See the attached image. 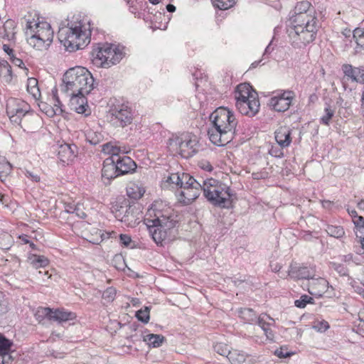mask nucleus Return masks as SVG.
I'll return each mask as SVG.
<instances>
[{"mask_svg":"<svg viewBox=\"0 0 364 364\" xmlns=\"http://www.w3.org/2000/svg\"><path fill=\"white\" fill-rule=\"evenodd\" d=\"M288 276L294 279H308L309 282L314 274L306 267L291 265L288 271Z\"/></svg>","mask_w":364,"mask_h":364,"instance_id":"nucleus-21","label":"nucleus"},{"mask_svg":"<svg viewBox=\"0 0 364 364\" xmlns=\"http://www.w3.org/2000/svg\"><path fill=\"white\" fill-rule=\"evenodd\" d=\"M275 140L282 148L287 147L291 142V130L287 127H281L275 132Z\"/></svg>","mask_w":364,"mask_h":364,"instance_id":"nucleus-23","label":"nucleus"},{"mask_svg":"<svg viewBox=\"0 0 364 364\" xmlns=\"http://www.w3.org/2000/svg\"><path fill=\"white\" fill-rule=\"evenodd\" d=\"M86 140L92 145L99 144L103 139L102 134L99 132L87 129L85 132Z\"/></svg>","mask_w":364,"mask_h":364,"instance_id":"nucleus-35","label":"nucleus"},{"mask_svg":"<svg viewBox=\"0 0 364 364\" xmlns=\"http://www.w3.org/2000/svg\"><path fill=\"white\" fill-rule=\"evenodd\" d=\"M269 153L274 157L281 158L284 156L283 148L279 146H272L269 149Z\"/></svg>","mask_w":364,"mask_h":364,"instance_id":"nucleus-51","label":"nucleus"},{"mask_svg":"<svg viewBox=\"0 0 364 364\" xmlns=\"http://www.w3.org/2000/svg\"><path fill=\"white\" fill-rule=\"evenodd\" d=\"M170 151L188 159L195 155L198 150L197 137L191 133L173 134L168 140Z\"/></svg>","mask_w":364,"mask_h":364,"instance_id":"nucleus-9","label":"nucleus"},{"mask_svg":"<svg viewBox=\"0 0 364 364\" xmlns=\"http://www.w3.org/2000/svg\"><path fill=\"white\" fill-rule=\"evenodd\" d=\"M24 173H25L26 176L27 178H30L32 181L39 182L41 180L40 176L37 173H36L33 171L26 170Z\"/></svg>","mask_w":364,"mask_h":364,"instance_id":"nucleus-56","label":"nucleus"},{"mask_svg":"<svg viewBox=\"0 0 364 364\" xmlns=\"http://www.w3.org/2000/svg\"><path fill=\"white\" fill-rule=\"evenodd\" d=\"M119 242L121 245L124 247H129L130 243L132 242V238L129 235L126 234H120L119 235Z\"/></svg>","mask_w":364,"mask_h":364,"instance_id":"nucleus-53","label":"nucleus"},{"mask_svg":"<svg viewBox=\"0 0 364 364\" xmlns=\"http://www.w3.org/2000/svg\"><path fill=\"white\" fill-rule=\"evenodd\" d=\"M201 191L203 184L190 176L188 181H186L180 190L177 191L176 196L180 203L188 205L199 196Z\"/></svg>","mask_w":364,"mask_h":364,"instance_id":"nucleus-12","label":"nucleus"},{"mask_svg":"<svg viewBox=\"0 0 364 364\" xmlns=\"http://www.w3.org/2000/svg\"><path fill=\"white\" fill-rule=\"evenodd\" d=\"M10 60L14 65L17 67L23 68L24 65L23 60L21 58H17L16 55L13 56Z\"/></svg>","mask_w":364,"mask_h":364,"instance_id":"nucleus-58","label":"nucleus"},{"mask_svg":"<svg viewBox=\"0 0 364 364\" xmlns=\"http://www.w3.org/2000/svg\"><path fill=\"white\" fill-rule=\"evenodd\" d=\"M26 35L28 43L38 50H46L53 38V31L46 21H27Z\"/></svg>","mask_w":364,"mask_h":364,"instance_id":"nucleus-7","label":"nucleus"},{"mask_svg":"<svg viewBox=\"0 0 364 364\" xmlns=\"http://www.w3.org/2000/svg\"><path fill=\"white\" fill-rule=\"evenodd\" d=\"M4 238L7 240V242L5 243V244H2L1 243V240L2 238L0 237V247L1 249H4V250H7L9 248L10 245H11V236L8 235V234H6L4 235Z\"/></svg>","mask_w":364,"mask_h":364,"instance_id":"nucleus-57","label":"nucleus"},{"mask_svg":"<svg viewBox=\"0 0 364 364\" xmlns=\"http://www.w3.org/2000/svg\"><path fill=\"white\" fill-rule=\"evenodd\" d=\"M313 328L318 331L324 332L329 328V324L325 320L316 321L314 323Z\"/></svg>","mask_w":364,"mask_h":364,"instance_id":"nucleus-49","label":"nucleus"},{"mask_svg":"<svg viewBox=\"0 0 364 364\" xmlns=\"http://www.w3.org/2000/svg\"><path fill=\"white\" fill-rule=\"evenodd\" d=\"M331 267L341 276H346L348 274V270L343 264L338 262H331Z\"/></svg>","mask_w":364,"mask_h":364,"instance_id":"nucleus-47","label":"nucleus"},{"mask_svg":"<svg viewBox=\"0 0 364 364\" xmlns=\"http://www.w3.org/2000/svg\"><path fill=\"white\" fill-rule=\"evenodd\" d=\"M253 93H257L249 83H241L236 87L235 92V102L243 100L246 96L253 95Z\"/></svg>","mask_w":364,"mask_h":364,"instance_id":"nucleus-27","label":"nucleus"},{"mask_svg":"<svg viewBox=\"0 0 364 364\" xmlns=\"http://www.w3.org/2000/svg\"><path fill=\"white\" fill-rule=\"evenodd\" d=\"M289 23L287 32L294 42L306 45L315 39L319 25L315 8L309 1L296 3Z\"/></svg>","mask_w":364,"mask_h":364,"instance_id":"nucleus-2","label":"nucleus"},{"mask_svg":"<svg viewBox=\"0 0 364 364\" xmlns=\"http://www.w3.org/2000/svg\"><path fill=\"white\" fill-rule=\"evenodd\" d=\"M327 233L333 237L341 238L345 235V230L342 226L328 225L326 229Z\"/></svg>","mask_w":364,"mask_h":364,"instance_id":"nucleus-36","label":"nucleus"},{"mask_svg":"<svg viewBox=\"0 0 364 364\" xmlns=\"http://www.w3.org/2000/svg\"><path fill=\"white\" fill-rule=\"evenodd\" d=\"M176 218L171 210H159L156 205L147 210L144 223L157 245L164 246L175 239L178 223Z\"/></svg>","mask_w":364,"mask_h":364,"instance_id":"nucleus-3","label":"nucleus"},{"mask_svg":"<svg viewBox=\"0 0 364 364\" xmlns=\"http://www.w3.org/2000/svg\"><path fill=\"white\" fill-rule=\"evenodd\" d=\"M307 286L310 294L320 297L327 291L328 282L324 278H314L313 276L308 282Z\"/></svg>","mask_w":364,"mask_h":364,"instance_id":"nucleus-17","label":"nucleus"},{"mask_svg":"<svg viewBox=\"0 0 364 364\" xmlns=\"http://www.w3.org/2000/svg\"><path fill=\"white\" fill-rule=\"evenodd\" d=\"M360 322L358 324V333L364 337V311L359 314Z\"/></svg>","mask_w":364,"mask_h":364,"instance_id":"nucleus-54","label":"nucleus"},{"mask_svg":"<svg viewBox=\"0 0 364 364\" xmlns=\"http://www.w3.org/2000/svg\"><path fill=\"white\" fill-rule=\"evenodd\" d=\"M114 160L117 173L119 176L132 173L136 168L135 162L129 156H121L120 157L112 156Z\"/></svg>","mask_w":364,"mask_h":364,"instance_id":"nucleus-16","label":"nucleus"},{"mask_svg":"<svg viewBox=\"0 0 364 364\" xmlns=\"http://www.w3.org/2000/svg\"><path fill=\"white\" fill-rule=\"evenodd\" d=\"M4 51L8 54L9 56V59H11L13 56L15 55L14 50L9 47V46L6 44H4L2 47Z\"/></svg>","mask_w":364,"mask_h":364,"instance_id":"nucleus-59","label":"nucleus"},{"mask_svg":"<svg viewBox=\"0 0 364 364\" xmlns=\"http://www.w3.org/2000/svg\"><path fill=\"white\" fill-rule=\"evenodd\" d=\"M109 112L110 122L115 127L123 128L132 122L133 111L128 104L117 103L114 105Z\"/></svg>","mask_w":364,"mask_h":364,"instance_id":"nucleus-11","label":"nucleus"},{"mask_svg":"<svg viewBox=\"0 0 364 364\" xmlns=\"http://www.w3.org/2000/svg\"><path fill=\"white\" fill-rule=\"evenodd\" d=\"M342 71L345 77L352 82H359V74L362 73L361 68H355L350 64H343L342 65Z\"/></svg>","mask_w":364,"mask_h":364,"instance_id":"nucleus-28","label":"nucleus"},{"mask_svg":"<svg viewBox=\"0 0 364 364\" xmlns=\"http://www.w3.org/2000/svg\"><path fill=\"white\" fill-rule=\"evenodd\" d=\"M102 176L108 180H111L119 176L114 160L112 156H109L104 161L102 169Z\"/></svg>","mask_w":364,"mask_h":364,"instance_id":"nucleus-22","label":"nucleus"},{"mask_svg":"<svg viewBox=\"0 0 364 364\" xmlns=\"http://www.w3.org/2000/svg\"><path fill=\"white\" fill-rule=\"evenodd\" d=\"M238 313L240 317L247 323H252L255 321H257V314L252 309H240Z\"/></svg>","mask_w":364,"mask_h":364,"instance_id":"nucleus-32","label":"nucleus"},{"mask_svg":"<svg viewBox=\"0 0 364 364\" xmlns=\"http://www.w3.org/2000/svg\"><path fill=\"white\" fill-rule=\"evenodd\" d=\"M73 214H75L77 217L80 218H86L87 215L83 210V207L80 204H76L75 208V212Z\"/></svg>","mask_w":364,"mask_h":364,"instance_id":"nucleus-55","label":"nucleus"},{"mask_svg":"<svg viewBox=\"0 0 364 364\" xmlns=\"http://www.w3.org/2000/svg\"><path fill=\"white\" fill-rule=\"evenodd\" d=\"M102 151L110 155V156L120 157V154H125L129 152V150L125 146H121L115 143L108 142L102 146Z\"/></svg>","mask_w":364,"mask_h":364,"instance_id":"nucleus-25","label":"nucleus"},{"mask_svg":"<svg viewBox=\"0 0 364 364\" xmlns=\"http://www.w3.org/2000/svg\"><path fill=\"white\" fill-rule=\"evenodd\" d=\"M96 63H99L103 68H109L123 58L124 53L123 48L114 44H105L92 51Z\"/></svg>","mask_w":364,"mask_h":364,"instance_id":"nucleus-10","label":"nucleus"},{"mask_svg":"<svg viewBox=\"0 0 364 364\" xmlns=\"http://www.w3.org/2000/svg\"><path fill=\"white\" fill-rule=\"evenodd\" d=\"M39 107L42 112H43L48 117H53L56 115V111H54L52 106L47 105L46 102H41L39 105Z\"/></svg>","mask_w":364,"mask_h":364,"instance_id":"nucleus-48","label":"nucleus"},{"mask_svg":"<svg viewBox=\"0 0 364 364\" xmlns=\"http://www.w3.org/2000/svg\"><path fill=\"white\" fill-rule=\"evenodd\" d=\"M12 342L0 334V354L9 355Z\"/></svg>","mask_w":364,"mask_h":364,"instance_id":"nucleus-39","label":"nucleus"},{"mask_svg":"<svg viewBox=\"0 0 364 364\" xmlns=\"http://www.w3.org/2000/svg\"><path fill=\"white\" fill-rule=\"evenodd\" d=\"M109 235H111V233L107 232L106 233V237H105L104 233L100 234V239L97 238V239H95V240H90V242L93 243V244H99L100 242H102L105 238H109Z\"/></svg>","mask_w":364,"mask_h":364,"instance_id":"nucleus-60","label":"nucleus"},{"mask_svg":"<svg viewBox=\"0 0 364 364\" xmlns=\"http://www.w3.org/2000/svg\"><path fill=\"white\" fill-rule=\"evenodd\" d=\"M341 261L345 263H349L353 261V255L348 254L341 257Z\"/></svg>","mask_w":364,"mask_h":364,"instance_id":"nucleus-62","label":"nucleus"},{"mask_svg":"<svg viewBox=\"0 0 364 364\" xmlns=\"http://www.w3.org/2000/svg\"><path fill=\"white\" fill-rule=\"evenodd\" d=\"M257 323L263 330L267 338L273 340L274 333L271 329V326H274V320L269 315L262 314L257 318Z\"/></svg>","mask_w":364,"mask_h":364,"instance_id":"nucleus-19","label":"nucleus"},{"mask_svg":"<svg viewBox=\"0 0 364 364\" xmlns=\"http://www.w3.org/2000/svg\"><path fill=\"white\" fill-rule=\"evenodd\" d=\"M353 38L358 46L364 47V30L357 28L353 31Z\"/></svg>","mask_w":364,"mask_h":364,"instance_id":"nucleus-44","label":"nucleus"},{"mask_svg":"<svg viewBox=\"0 0 364 364\" xmlns=\"http://www.w3.org/2000/svg\"><path fill=\"white\" fill-rule=\"evenodd\" d=\"M165 338L159 334H148L144 336V341L153 348H158L161 346Z\"/></svg>","mask_w":364,"mask_h":364,"instance_id":"nucleus-30","label":"nucleus"},{"mask_svg":"<svg viewBox=\"0 0 364 364\" xmlns=\"http://www.w3.org/2000/svg\"><path fill=\"white\" fill-rule=\"evenodd\" d=\"M60 91L70 97L73 109L79 114H90L85 97L94 88V78L84 67L77 66L68 70L63 77Z\"/></svg>","mask_w":364,"mask_h":364,"instance_id":"nucleus-1","label":"nucleus"},{"mask_svg":"<svg viewBox=\"0 0 364 364\" xmlns=\"http://www.w3.org/2000/svg\"><path fill=\"white\" fill-rule=\"evenodd\" d=\"M313 298L308 295H302L299 299L295 301L294 304L296 307L304 308L307 304L313 303Z\"/></svg>","mask_w":364,"mask_h":364,"instance_id":"nucleus-46","label":"nucleus"},{"mask_svg":"<svg viewBox=\"0 0 364 364\" xmlns=\"http://www.w3.org/2000/svg\"><path fill=\"white\" fill-rule=\"evenodd\" d=\"M136 316L139 321L143 323H148L149 321V307H144L136 311Z\"/></svg>","mask_w":364,"mask_h":364,"instance_id":"nucleus-43","label":"nucleus"},{"mask_svg":"<svg viewBox=\"0 0 364 364\" xmlns=\"http://www.w3.org/2000/svg\"><path fill=\"white\" fill-rule=\"evenodd\" d=\"M213 127L208 129L210 141L219 146L230 142L236 133L237 120L232 111L220 107L210 116Z\"/></svg>","mask_w":364,"mask_h":364,"instance_id":"nucleus-4","label":"nucleus"},{"mask_svg":"<svg viewBox=\"0 0 364 364\" xmlns=\"http://www.w3.org/2000/svg\"><path fill=\"white\" fill-rule=\"evenodd\" d=\"M227 358L231 364H242L246 360V355L238 350H232L229 352Z\"/></svg>","mask_w":364,"mask_h":364,"instance_id":"nucleus-31","label":"nucleus"},{"mask_svg":"<svg viewBox=\"0 0 364 364\" xmlns=\"http://www.w3.org/2000/svg\"><path fill=\"white\" fill-rule=\"evenodd\" d=\"M11 360L10 355H1L0 354V364H9Z\"/></svg>","mask_w":364,"mask_h":364,"instance_id":"nucleus-61","label":"nucleus"},{"mask_svg":"<svg viewBox=\"0 0 364 364\" xmlns=\"http://www.w3.org/2000/svg\"><path fill=\"white\" fill-rule=\"evenodd\" d=\"M190 176L188 173H173L166 178L164 182L180 188L186 181H188Z\"/></svg>","mask_w":364,"mask_h":364,"instance_id":"nucleus-26","label":"nucleus"},{"mask_svg":"<svg viewBox=\"0 0 364 364\" xmlns=\"http://www.w3.org/2000/svg\"><path fill=\"white\" fill-rule=\"evenodd\" d=\"M213 5L221 9L226 10L235 4V0H212Z\"/></svg>","mask_w":364,"mask_h":364,"instance_id":"nucleus-41","label":"nucleus"},{"mask_svg":"<svg viewBox=\"0 0 364 364\" xmlns=\"http://www.w3.org/2000/svg\"><path fill=\"white\" fill-rule=\"evenodd\" d=\"M30 260L31 265L36 269L45 267L48 264V260L44 256L33 255Z\"/></svg>","mask_w":364,"mask_h":364,"instance_id":"nucleus-38","label":"nucleus"},{"mask_svg":"<svg viewBox=\"0 0 364 364\" xmlns=\"http://www.w3.org/2000/svg\"><path fill=\"white\" fill-rule=\"evenodd\" d=\"M51 97L52 101L53 102V109L54 111H56V115L61 114L63 112L62 109V103L59 100V97L58 96V90L56 87H54L51 90Z\"/></svg>","mask_w":364,"mask_h":364,"instance_id":"nucleus-37","label":"nucleus"},{"mask_svg":"<svg viewBox=\"0 0 364 364\" xmlns=\"http://www.w3.org/2000/svg\"><path fill=\"white\" fill-rule=\"evenodd\" d=\"M203 191L208 200L215 205L226 208L230 204L232 193L230 187L219 183L215 179L203 181Z\"/></svg>","mask_w":364,"mask_h":364,"instance_id":"nucleus-8","label":"nucleus"},{"mask_svg":"<svg viewBox=\"0 0 364 364\" xmlns=\"http://www.w3.org/2000/svg\"><path fill=\"white\" fill-rule=\"evenodd\" d=\"M27 90L35 99L41 96V92L38 87V80L34 77H30L27 82Z\"/></svg>","mask_w":364,"mask_h":364,"instance_id":"nucleus-33","label":"nucleus"},{"mask_svg":"<svg viewBox=\"0 0 364 364\" xmlns=\"http://www.w3.org/2000/svg\"><path fill=\"white\" fill-rule=\"evenodd\" d=\"M235 106L242 114L250 117L255 116L258 112L260 106L257 93L250 95L247 102L244 100L235 102Z\"/></svg>","mask_w":364,"mask_h":364,"instance_id":"nucleus-15","label":"nucleus"},{"mask_svg":"<svg viewBox=\"0 0 364 364\" xmlns=\"http://www.w3.org/2000/svg\"><path fill=\"white\" fill-rule=\"evenodd\" d=\"M0 77L6 83H10L12 80L11 67L6 60L0 62Z\"/></svg>","mask_w":364,"mask_h":364,"instance_id":"nucleus-29","label":"nucleus"},{"mask_svg":"<svg viewBox=\"0 0 364 364\" xmlns=\"http://www.w3.org/2000/svg\"><path fill=\"white\" fill-rule=\"evenodd\" d=\"M16 23L11 19L6 20L0 28V37L9 41L16 39Z\"/></svg>","mask_w":364,"mask_h":364,"instance_id":"nucleus-20","label":"nucleus"},{"mask_svg":"<svg viewBox=\"0 0 364 364\" xmlns=\"http://www.w3.org/2000/svg\"><path fill=\"white\" fill-rule=\"evenodd\" d=\"M144 193L145 187L141 181H131L127 186V194L132 199H140Z\"/></svg>","mask_w":364,"mask_h":364,"instance_id":"nucleus-24","label":"nucleus"},{"mask_svg":"<svg viewBox=\"0 0 364 364\" xmlns=\"http://www.w3.org/2000/svg\"><path fill=\"white\" fill-rule=\"evenodd\" d=\"M30 106L25 101L11 98L6 103V113L10 120L21 126L24 130L32 132L39 122V117L29 112Z\"/></svg>","mask_w":364,"mask_h":364,"instance_id":"nucleus-6","label":"nucleus"},{"mask_svg":"<svg viewBox=\"0 0 364 364\" xmlns=\"http://www.w3.org/2000/svg\"><path fill=\"white\" fill-rule=\"evenodd\" d=\"M11 164L4 158H0V180L3 181L11 173Z\"/></svg>","mask_w":364,"mask_h":364,"instance_id":"nucleus-34","label":"nucleus"},{"mask_svg":"<svg viewBox=\"0 0 364 364\" xmlns=\"http://www.w3.org/2000/svg\"><path fill=\"white\" fill-rule=\"evenodd\" d=\"M324 113L325 114L321 117L320 122L321 124L328 126L334 115L335 111L329 105H328L324 109Z\"/></svg>","mask_w":364,"mask_h":364,"instance_id":"nucleus-40","label":"nucleus"},{"mask_svg":"<svg viewBox=\"0 0 364 364\" xmlns=\"http://www.w3.org/2000/svg\"><path fill=\"white\" fill-rule=\"evenodd\" d=\"M295 97V94L291 90H284L270 98L269 105L277 112L287 110Z\"/></svg>","mask_w":364,"mask_h":364,"instance_id":"nucleus-14","label":"nucleus"},{"mask_svg":"<svg viewBox=\"0 0 364 364\" xmlns=\"http://www.w3.org/2000/svg\"><path fill=\"white\" fill-rule=\"evenodd\" d=\"M274 355L279 357V358H286L291 356L292 353L287 351V348L281 347L280 348L277 349L274 351Z\"/></svg>","mask_w":364,"mask_h":364,"instance_id":"nucleus-52","label":"nucleus"},{"mask_svg":"<svg viewBox=\"0 0 364 364\" xmlns=\"http://www.w3.org/2000/svg\"><path fill=\"white\" fill-rule=\"evenodd\" d=\"M116 293L117 291L114 288L109 287L102 293V299L107 302L110 303L114 301Z\"/></svg>","mask_w":364,"mask_h":364,"instance_id":"nucleus-45","label":"nucleus"},{"mask_svg":"<svg viewBox=\"0 0 364 364\" xmlns=\"http://www.w3.org/2000/svg\"><path fill=\"white\" fill-rule=\"evenodd\" d=\"M36 315L38 318H46L58 323L72 321L76 318L75 314L73 312L68 311L63 309H53L48 307L39 309Z\"/></svg>","mask_w":364,"mask_h":364,"instance_id":"nucleus-13","label":"nucleus"},{"mask_svg":"<svg viewBox=\"0 0 364 364\" xmlns=\"http://www.w3.org/2000/svg\"><path fill=\"white\" fill-rule=\"evenodd\" d=\"M213 348L217 353L226 358L227 355H229V352H230L228 345L224 343H217L214 345Z\"/></svg>","mask_w":364,"mask_h":364,"instance_id":"nucleus-42","label":"nucleus"},{"mask_svg":"<svg viewBox=\"0 0 364 364\" xmlns=\"http://www.w3.org/2000/svg\"><path fill=\"white\" fill-rule=\"evenodd\" d=\"M77 147L75 145L63 144L59 146L58 150V159L63 164H69L75 158Z\"/></svg>","mask_w":364,"mask_h":364,"instance_id":"nucleus-18","label":"nucleus"},{"mask_svg":"<svg viewBox=\"0 0 364 364\" xmlns=\"http://www.w3.org/2000/svg\"><path fill=\"white\" fill-rule=\"evenodd\" d=\"M90 26L83 21H70L66 26H61L58 32L60 42L70 52L86 46L90 41Z\"/></svg>","mask_w":364,"mask_h":364,"instance_id":"nucleus-5","label":"nucleus"},{"mask_svg":"<svg viewBox=\"0 0 364 364\" xmlns=\"http://www.w3.org/2000/svg\"><path fill=\"white\" fill-rule=\"evenodd\" d=\"M75 204H67L65 205V211L69 213H74Z\"/></svg>","mask_w":364,"mask_h":364,"instance_id":"nucleus-63","label":"nucleus"},{"mask_svg":"<svg viewBox=\"0 0 364 364\" xmlns=\"http://www.w3.org/2000/svg\"><path fill=\"white\" fill-rule=\"evenodd\" d=\"M18 238L23 244L30 243L29 236L27 235L23 234L21 235H19Z\"/></svg>","mask_w":364,"mask_h":364,"instance_id":"nucleus-64","label":"nucleus"},{"mask_svg":"<svg viewBox=\"0 0 364 364\" xmlns=\"http://www.w3.org/2000/svg\"><path fill=\"white\" fill-rule=\"evenodd\" d=\"M353 223L361 233H364V218L363 216L359 215L358 218H353Z\"/></svg>","mask_w":364,"mask_h":364,"instance_id":"nucleus-50","label":"nucleus"}]
</instances>
